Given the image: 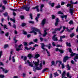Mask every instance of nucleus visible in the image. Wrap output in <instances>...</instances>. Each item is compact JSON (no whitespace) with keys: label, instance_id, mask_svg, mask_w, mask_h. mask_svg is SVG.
Masks as SVG:
<instances>
[{"label":"nucleus","instance_id":"48","mask_svg":"<svg viewBox=\"0 0 78 78\" xmlns=\"http://www.w3.org/2000/svg\"><path fill=\"white\" fill-rule=\"evenodd\" d=\"M5 77V76L3 75L0 74V78H3Z\"/></svg>","mask_w":78,"mask_h":78},{"label":"nucleus","instance_id":"53","mask_svg":"<svg viewBox=\"0 0 78 78\" xmlns=\"http://www.w3.org/2000/svg\"><path fill=\"white\" fill-rule=\"evenodd\" d=\"M19 70H22V65H20L19 67Z\"/></svg>","mask_w":78,"mask_h":78},{"label":"nucleus","instance_id":"2","mask_svg":"<svg viewBox=\"0 0 78 78\" xmlns=\"http://www.w3.org/2000/svg\"><path fill=\"white\" fill-rule=\"evenodd\" d=\"M32 29L33 30H34L35 31H36V32H38L39 33V34H41V35H42V34H41V30H40L36 28L35 27L32 28Z\"/></svg>","mask_w":78,"mask_h":78},{"label":"nucleus","instance_id":"39","mask_svg":"<svg viewBox=\"0 0 78 78\" xmlns=\"http://www.w3.org/2000/svg\"><path fill=\"white\" fill-rule=\"evenodd\" d=\"M67 68L68 69V70H69L70 69V66H69V65H67Z\"/></svg>","mask_w":78,"mask_h":78},{"label":"nucleus","instance_id":"49","mask_svg":"<svg viewBox=\"0 0 78 78\" xmlns=\"http://www.w3.org/2000/svg\"><path fill=\"white\" fill-rule=\"evenodd\" d=\"M4 16H5V17H7V16H8V13H7V12L5 13H4Z\"/></svg>","mask_w":78,"mask_h":78},{"label":"nucleus","instance_id":"19","mask_svg":"<svg viewBox=\"0 0 78 78\" xmlns=\"http://www.w3.org/2000/svg\"><path fill=\"white\" fill-rule=\"evenodd\" d=\"M27 62L28 64H29L30 66H31V67H33V65L31 64V63H30V61H29V60H27Z\"/></svg>","mask_w":78,"mask_h":78},{"label":"nucleus","instance_id":"57","mask_svg":"<svg viewBox=\"0 0 78 78\" xmlns=\"http://www.w3.org/2000/svg\"><path fill=\"white\" fill-rule=\"evenodd\" d=\"M31 44H34V43H33V42H29V45H31Z\"/></svg>","mask_w":78,"mask_h":78},{"label":"nucleus","instance_id":"29","mask_svg":"<svg viewBox=\"0 0 78 78\" xmlns=\"http://www.w3.org/2000/svg\"><path fill=\"white\" fill-rule=\"evenodd\" d=\"M25 48L27 50H30L31 48H32V47H30V48H28L27 47H25Z\"/></svg>","mask_w":78,"mask_h":78},{"label":"nucleus","instance_id":"32","mask_svg":"<svg viewBox=\"0 0 78 78\" xmlns=\"http://www.w3.org/2000/svg\"><path fill=\"white\" fill-rule=\"evenodd\" d=\"M16 51H20V50H23V49L22 48H16Z\"/></svg>","mask_w":78,"mask_h":78},{"label":"nucleus","instance_id":"21","mask_svg":"<svg viewBox=\"0 0 78 78\" xmlns=\"http://www.w3.org/2000/svg\"><path fill=\"white\" fill-rule=\"evenodd\" d=\"M78 54L76 55V56L74 58V59L75 61V62H76V59H78Z\"/></svg>","mask_w":78,"mask_h":78},{"label":"nucleus","instance_id":"41","mask_svg":"<svg viewBox=\"0 0 78 78\" xmlns=\"http://www.w3.org/2000/svg\"><path fill=\"white\" fill-rule=\"evenodd\" d=\"M59 51L60 52V53H64V51L62 50L59 49Z\"/></svg>","mask_w":78,"mask_h":78},{"label":"nucleus","instance_id":"5","mask_svg":"<svg viewBox=\"0 0 78 78\" xmlns=\"http://www.w3.org/2000/svg\"><path fill=\"white\" fill-rule=\"evenodd\" d=\"M35 68H33V71L34 72H36V70H42V68H40L39 67H35Z\"/></svg>","mask_w":78,"mask_h":78},{"label":"nucleus","instance_id":"36","mask_svg":"<svg viewBox=\"0 0 78 78\" xmlns=\"http://www.w3.org/2000/svg\"><path fill=\"white\" fill-rule=\"evenodd\" d=\"M30 16L31 19L32 20L33 19V15H32V13H30Z\"/></svg>","mask_w":78,"mask_h":78},{"label":"nucleus","instance_id":"62","mask_svg":"<svg viewBox=\"0 0 78 78\" xmlns=\"http://www.w3.org/2000/svg\"><path fill=\"white\" fill-rule=\"evenodd\" d=\"M66 6H67V7H69V6H71V4H68L66 5Z\"/></svg>","mask_w":78,"mask_h":78},{"label":"nucleus","instance_id":"12","mask_svg":"<svg viewBox=\"0 0 78 78\" xmlns=\"http://www.w3.org/2000/svg\"><path fill=\"white\" fill-rule=\"evenodd\" d=\"M0 69H2L3 72H5V73H8V70H6L5 71V69L3 68L2 67H0Z\"/></svg>","mask_w":78,"mask_h":78},{"label":"nucleus","instance_id":"38","mask_svg":"<svg viewBox=\"0 0 78 78\" xmlns=\"http://www.w3.org/2000/svg\"><path fill=\"white\" fill-rule=\"evenodd\" d=\"M51 19L52 20H53V19H55V17H56L55 16V15H53L51 16Z\"/></svg>","mask_w":78,"mask_h":78},{"label":"nucleus","instance_id":"42","mask_svg":"<svg viewBox=\"0 0 78 78\" xmlns=\"http://www.w3.org/2000/svg\"><path fill=\"white\" fill-rule=\"evenodd\" d=\"M66 44L67 46H68V47H70V43L67 42H66Z\"/></svg>","mask_w":78,"mask_h":78},{"label":"nucleus","instance_id":"7","mask_svg":"<svg viewBox=\"0 0 78 78\" xmlns=\"http://www.w3.org/2000/svg\"><path fill=\"white\" fill-rule=\"evenodd\" d=\"M47 30H48L47 29H46L44 30V33L43 35V37H45V36H47Z\"/></svg>","mask_w":78,"mask_h":78},{"label":"nucleus","instance_id":"13","mask_svg":"<svg viewBox=\"0 0 78 78\" xmlns=\"http://www.w3.org/2000/svg\"><path fill=\"white\" fill-rule=\"evenodd\" d=\"M58 22H59V19H58L57 18L56 19V22L55 23V27H56V26H58Z\"/></svg>","mask_w":78,"mask_h":78},{"label":"nucleus","instance_id":"3","mask_svg":"<svg viewBox=\"0 0 78 78\" xmlns=\"http://www.w3.org/2000/svg\"><path fill=\"white\" fill-rule=\"evenodd\" d=\"M39 5H37L35 7H33L32 8V9H37V12H39Z\"/></svg>","mask_w":78,"mask_h":78},{"label":"nucleus","instance_id":"18","mask_svg":"<svg viewBox=\"0 0 78 78\" xmlns=\"http://www.w3.org/2000/svg\"><path fill=\"white\" fill-rule=\"evenodd\" d=\"M51 3V2L50 1L49 2V4L51 5V6L52 7H54V6L55 5V3L53 2L52 3Z\"/></svg>","mask_w":78,"mask_h":78},{"label":"nucleus","instance_id":"9","mask_svg":"<svg viewBox=\"0 0 78 78\" xmlns=\"http://www.w3.org/2000/svg\"><path fill=\"white\" fill-rule=\"evenodd\" d=\"M46 23V19H44L41 22V24L43 26H44L45 24Z\"/></svg>","mask_w":78,"mask_h":78},{"label":"nucleus","instance_id":"52","mask_svg":"<svg viewBox=\"0 0 78 78\" xmlns=\"http://www.w3.org/2000/svg\"><path fill=\"white\" fill-rule=\"evenodd\" d=\"M12 62H15V59L14 58V56H13L12 57Z\"/></svg>","mask_w":78,"mask_h":78},{"label":"nucleus","instance_id":"11","mask_svg":"<svg viewBox=\"0 0 78 78\" xmlns=\"http://www.w3.org/2000/svg\"><path fill=\"white\" fill-rule=\"evenodd\" d=\"M21 59H23V60L24 61H25L27 59V57L26 56H23V55L21 56Z\"/></svg>","mask_w":78,"mask_h":78},{"label":"nucleus","instance_id":"26","mask_svg":"<svg viewBox=\"0 0 78 78\" xmlns=\"http://www.w3.org/2000/svg\"><path fill=\"white\" fill-rule=\"evenodd\" d=\"M46 51L47 53L48 54V56H50V52L48 51V50L47 49H46Z\"/></svg>","mask_w":78,"mask_h":78},{"label":"nucleus","instance_id":"30","mask_svg":"<svg viewBox=\"0 0 78 78\" xmlns=\"http://www.w3.org/2000/svg\"><path fill=\"white\" fill-rule=\"evenodd\" d=\"M20 18L22 20H23V19H25V16L23 15H21L20 16Z\"/></svg>","mask_w":78,"mask_h":78},{"label":"nucleus","instance_id":"8","mask_svg":"<svg viewBox=\"0 0 78 78\" xmlns=\"http://www.w3.org/2000/svg\"><path fill=\"white\" fill-rule=\"evenodd\" d=\"M69 58L67 56H65L63 59V62H67V59Z\"/></svg>","mask_w":78,"mask_h":78},{"label":"nucleus","instance_id":"35","mask_svg":"<svg viewBox=\"0 0 78 78\" xmlns=\"http://www.w3.org/2000/svg\"><path fill=\"white\" fill-rule=\"evenodd\" d=\"M26 25V23H23L22 25L21 26L22 27H25Z\"/></svg>","mask_w":78,"mask_h":78},{"label":"nucleus","instance_id":"17","mask_svg":"<svg viewBox=\"0 0 78 78\" xmlns=\"http://www.w3.org/2000/svg\"><path fill=\"white\" fill-rule=\"evenodd\" d=\"M40 56V55L39 54H37L35 55L34 58L35 59H37L38 58H39Z\"/></svg>","mask_w":78,"mask_h":78},{"label":"nucleus","instance_id":"54","mask_svg":"<svg viewBox=\"0 0 78 78\" xmlns=\"http://www.w3.org/2000/svg\"><path fill=\"white\" fill-rule=\"evenodd\" d=\"M75 36V34H74L73 33L70 34V37H72L73 36Z\"/></svg>","mask_w":78,"mask_h":78},{"label":"nucleus","instance_id":"58","mask_svg":"<svg viewBox=\"0 0 78 78\" xmlns=\"http://www.w3.org/2000/svg\"><path fill=\"white\" fill-rule=\"evenodd\" d=\"M2 51H0V58L2 57Z\"/></svg>","mask_w":78,"mask_h":78},{"label":"nucleus","instance_id":"63","mask_svg":"<svg viewBox=\"0 0 78 78\" xmlns=\"http://www.w3.org/2000/svg\"><path fill=\"white\" fill-rule=\"evenodd\" d=\"M2 9L3 10H5V7L4 5L2 6Z\"/></svg>","mask_w":78,"mask_h":78},{"label":"nucleus","instance_id":"50","mask_svg":"<svg viewBox=\"0 0 78 78\" xmlns=\"http://www.w3.org/2000/svg\"><path fill=\"white\" fill-rule=\"evenodd\" d=\"M5 36H6L7 37H8V36H9V33L7 32L5 34Z\"/></svg>","mask_w":78,"mask_h":78},{"label":"nucleus","instance_id":"15","mask_svg":"<svg viewBox=\"0 0 78 78\" xmlns=\"http://www.w3.org/2000/svg\"><path fill=\"white\" fill-rule=\"evenodd\" d=\"M44 47H45V44H44V43H42L41 44V48L45 51L46 49L45 48H44Z\"/></svg>","mask_w":78,"mask_h":78},{"label":"nucleus","instance_id":"44","mask_svg":"<svg viewBox=\"0 0 78 78\" xmlns=\"http://www.w3.org/2000/svg\"><path fill=\"white\" fill-rule=\"evenodd\" d=\"M75 55H76V54L73 52H72V53L70 54V55L71 56H75Z\"/></svg>","mask_w":78,"mask_h":78},{"label":"nucleus","instance_id":"23","mask_svg":"<svg viewBox=\"0 0 78 78\" xmlns=\"http://www.w3.org/2000/svg\"><path fill=\"white\" fill-rule=\"evenodd\" d=\"M27 57H28L29 59H31L33 57V55L31 54H29L27 55Z\"/></svg>","mask_w":78,"mask_h":78},{"label":"nucleus","instance_id":"34","mask_svg":"<svg viewBox=\"0 0 78 78\" xmlns=\"http://www.w3.org/2000/svg\"><path fill=\"white\" fill-rule=\"evenodd\" d=\"M23 44L25 46H26V47H28V43L27 42H24Z\"/></svg>","mask_w":78,"mask_h":78},{"label":"nucleus","instance_id":"20","mask_svg":"<svg viewBox=\"0 0 78 78\" xmlns=\"http://www.w3.org/2000/svg\"><path fill=\"white\" fill-rule=\"evenodd\" d=\"M48 68H45V69H44L42 71V73H44L47 70H48Z\"/></svg>","mask_w":78,"mask_h":78},{"label":"nucleus","instance_id":"64","mask_svg":"<svg viewBox=\"0 0 78 78\" xmlns=\"http://www.w3.org/2000/svg\"><path fill=\"white\" fill-rule=\"evenodd\" d=\"M5 33L4 31H0V34H3Z\"/></svg>","mask_w":78,"mask_h":78},{"label":"nucleus","instance_id":"25","mask_svg":"<svg viewBox=\"0 0 78 78\" xmlns=\"http://www.w3.org/2000/svg\"><path fill=\"white\" fill-rule=\"evenodd\" d=\"M65 75H66V71L63 72V73L62 74V78H64V76H65Z\"/></svg>","mask_w":78,"mask_h":78},{"label":"nucleus","instance_id":"59","mask_svg":"<svg viewBox=\"0 0 78 78\" xmlns=\"http://www.w3.org/2000/svg\"><path fill=\"white\" fill-rule=\"evenodd\" d=\"M55 62L54 61H52L51 62V64L52 65H54V66H56V65H55Z\"/></svg>","mask_w":78,"mask_h":78},{"label":"nucleus","instance_id":"31","mask_svg":"<svg viewBox=\"0 0 78 78\" xmlns=\"http://www.w3.org/2000/svg\"><path fill=\"white\" fill-rule=\"evenodd\" d=\"M47 47H48V49H50L51 48V44H48V45H46Z\"/></svg>","mask_w":78,"mask_h":78},{"label":"nucleus","instance_id":"43","mask_svg":"<svg viewBox=\"0 0 78 78\" xmlns=\"http://www.w3.org/2000/svg\"><path fill=\"white\" fill-rule=\"evenodd\" d=\"M13 28H15V29H16V24H13Z\"/></svg>","mask_w":78,"mask_h":78},{"label":"nucleus","instance_id":"33","mask_svg":"<svg viewBox=\"0 0 78 78\" xmlns=\"http://www.w3.org/2000/svg\"><path fill=\"white\" fill-rule=\"evenodd\" d=\"M9 9H10V10H11V11H17L18 10V9H11V8H9Z\"/></svg>","mask_w":78,"mask_h":78},{"label":"nucleus","instance_id":"40","mask_svg":"<svg viewBox=\"0 0 78 78\" xmlns=\"http://www.w3.org/2000/svg\"><path fill=\"white\" fill-rule=\"evenodd\" d=\"M29 23H31V24H34V22L33 21H29Z\"/></svg>","mask_w":78,"mask_h":78},{"label":"nucleus","instance_id":"10","mask_svg":"<svg viewBox=\"0 0 78 78\" xmlns=\"http://www.w3.org/2000/svg\"><path fill=\"white\" fill-rule=\"evenodd\" d=\"M41 16V14L39 13L37 14V17H36L35 20L36 22H38V19L39 18V16Z\"/></svg>","mask_w":78,"mask_h":78},{"label":"nucleus","instance_id":"51","mask_svg":"<svg viewBox=\"0 0 78 78\" xmlns=\"http://www.w3.org/2000/svg\"><path fill=\"white\" fill-rule=\"evenodd\" d=\"M25 76H26V74L24 73H23V78H25Z\"/></svg>","mask_w":78,"mask_h":78},{"label":"nucleus","instance_id":"46","mask_svg":"<svg viewBox=\"0 0 78 78\" xmlns=\"http://www.w3.org/2000/svg\"><path fill=\"white\" fill-rule=\"evenodd\" d=\"M73 9H70L69 10L70 11V12L71 13V14H72V13H73Z\"/></svg>","mask_w":78,"mask_h":78},{"label":"nucleus","instance_id":"14","mask_svg":"<svg viewBox=\"0 0 78 78\" xmlns=\"http://www.w3.org/2000/svg\"><path fill=\"white\" fill-rule=\"evenodd\" d=\"M65 37L66 36L64 35L60 37V39L59 41V42H62V39H64V38H65Z\"/></svg>","mask_w":78,"mask_h":78},{"label":"nucleus","instance_id":"47","mask_svg":"<svg viewBox=\"0 0 78 78\" xmlns=\"http://www.w3.org/2000/svg\"><path fill=\"white\" fill-rule=\"evenodd\" d=\"M37 41H38V40H37V38H35L34 40V42L37 43Z\"/></svg>","mask_w":78,"mask_h":78},{"label":"nucleus","instance_id":"22","mask_svg":"<svg viewBox=\"0 0 78 78\" xmlns=\"http://www.w3.org/2000/svg\"><path fill=\"white\" fill-rule=\"evenodd\" d=\"M61 18L62 19V20H63L64 18H65V19H67V15H64V16H61Z\"/></svg>","mask_w":78,"mask_h":78},{"label":"nucleus","instance_id":"55","mask_svg":"<svg viewBox=\"0 0 78 78\" xmlns=\"http://www.w3.org/2000/svg\"><path fill=\"white\" fill-rule=\"evenodd\" d=\"M23 34H24L25 35H27V32L23 31Z\"/></svg>","mask_w":78,"mask_h":78},{"label":"nucleus","instance_id":"24","mask_svg":"<svg viewBox=\"0 0 78 78\" xmlns=\"http://www.w3.org/2000/svg\"><path fill=\"white\" fill-rule=\"evenodd\" d=\"M57 73L58 72H55L54 73V75L55 77H56V76H58L59 75V74Z\"/></svg>","mask_w":78,"mask_h":78},{"label":"nucleus","instance_id":"37","mask_svg":"<svg viewBox=\"0 0 78 78\" xmlns=\"http://www.w3.org/2000/svg\"><path fill=\"white\" fill-rule=\"evenodd\" d=\"M10 20H11V21L13 22V23H16V20H15V19L10 18Z\"/></svg>","mask_w":78,"mask_h":78},{"label":"nucleus","instance_id":"28","mask_svg":"<svg viewBox=\"0 0 78 78\" xmlns=\"http://www.w3.org/2000/svg\"><path fill=\"white\" fill-rule=\"evenodd\" d=\"M63 30L61 32H60V33H63L64 31L65 30H66V27L63 26Z\"/></svg>","mask_w":78,"mask_h":78},{"label":"nucleus","instance_id":"6","mask_svg":"<svg viewBox=\"0 0 78 78\" xmlns=\"http://www.w3.org/2000/svg\"><path fill=\"white\" fill-rule=\"evenodd\" d=\"M56 35L55 34L52 38V39H53V40L54 41H58V38H57V37H56Z\"/></svg>","mask_w":78,"mask_h":78},{"label":"nucleus","instance_id":"27","mask_svg":"<svg viewBox=\"0 0 78 78\" xmlns=\"http://www.w3.org/2000/svg\"><path fill=\"white\" fill-rule=\"evenodd\" d=\"M67 76L68 78H72V76L70 75V73H68L67 74Z\"/></svg>","mask_w":78,"mask_h":78},{"label":"nucleus","instance_id":"16","mask_svg":"<svg viewBox=\"0 0 78 78\" xmlns=\"http://www.w3.org/2000/svg\"><path fill=\"white\" fill-rule=\"evenodd\" d=\"M16 38H17V37H13V40L14 41L15 44H16L17 42V41H18V40H16Z\"/></svg>","mask_w":78,"mask_h":78},{"label":"nucleus","instance_id":"61","mask_svg":"<svg viewBox=\"0 0 78 78\" xmlns=\"http://www.w3.org/2000/svg\"><path fill=\"white\" fill-rule=\"evenodd\" d=\"M40 39L41 42H42L43 41V40H44V38L42 37H40Z\"/></svg>","mask_w":78,"mask_h":78},{"label":"nucleus","instance_id":"4","mask_svg":"<svg viewBox=\"0 0 78 78\" xmlns=\"http://www.w3.org/2000/svg\"><path fill=\"white\" fill-rule=\"evenodd\" d=\"M33 64H34L35 66H34V68H35V67H38L37 66H39V63H38V62L33 61Z\"/></svg>","mask_w":78,"mask_h":78},{"label":"nucleus","instance_id":"60","mask_svg":"<svg viewBox=\"0 0 78 78\" xmlns=\"http://www.w3.org/2000/svg\"><path fill=\"white\" fill-rule=\"evenodd\" d=\"M30 36H31V34H29L28 35H27V38H29V37H30Z\"/></svg>","mask_w":78,"mask_h":78},{"label":"nucleus","instance_id":"45","mask_svg":"<svg viewBox=\"0 0 78 78\" xmlns=\"http://www.w3.org/2000/svg\"><path fill=\"white\" fill-rule=\"evenodd\" d=\"M8 44H5L4 45V48H7V47H8Z\"/></svg>","mask_w":78,"mask_h":78},{"label":"nucleus","instance_id":"1","mask_svg":"<svg viewBox=\"0 0 78 78\" xmlns=\"http://www.w3.org/2000/svg\"><path fill=\"white\" fill-rule=\"evenodd\" d=\"M22 9H25V10L27 12L29 11H30V7H28L27 5H24L22 7Z\"/></svg>","mask_w":78,"mask_h":78},{"label":"nucleus","instance_id":"56","mask_svg":"<svg viewBox=\"0 0 78 78\" xmlns=\"http://www.w3.org/2000/svg\"><path fill=\"white\" fill-rule=\"evenodd\" d=\"M0 66H4V64H3V63L2 62H0Z\"/></svg>","mask_w":78,"mask_h":78}]
</instances>
